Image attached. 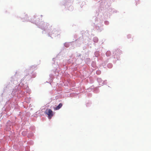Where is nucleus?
I'll return each mask as SVG.
<instances>
[{
	"mask_svg": "<svg viewBox=\"0 0 151 151\" xmlns=\"http://www.w3.org/2000/svg\"><path fill=\"white\" fill-rule=\"evenodd\" d=\"M45 113L48 115V117L49 119H51L53 116V112L51 109H47Z\"/></svg>",
	"mask_w": 151,
	"mask_h": 151,
	"instance_id": "f257e3e1",
	"label": "nucleus"
},
{
	"mask_svg": "<svg viewBox=\"0 0 151 151\" xmlns=\"http://www.w3.org/2000/svg\"><path fill=\"white\" fill-rule=\"evenodd\" d=\"M62 104L61 103H60L58 106H57L56 107L54 108L55 110H58L62 106Z\"/></svg>",
	"mask_w": 151,
	"mask_h": 151,
	"instance_id": "f03ea898",
	"label": "nucleus"
}]
</instances>
